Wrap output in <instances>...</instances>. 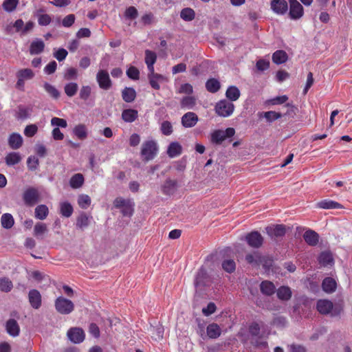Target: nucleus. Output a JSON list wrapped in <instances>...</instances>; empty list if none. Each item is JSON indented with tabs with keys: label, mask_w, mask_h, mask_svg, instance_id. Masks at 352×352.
I'll list each match as a JSON object with an SVG mask.
<instances>
[{
	"label": "nucleus",
	"mask_w": 352,
	"mask_h": 352,
	"mask_svg": "<svg viewBox=\"0 0 352 352\" xmlns=\"http://www.w3.org/2000/svg\"><path fill=\"white\" fill-rule=\"evenodd\" d=\"M157 151V145L155 141H146L142 144L141 155L146 161H149L155 157Z\"/></svg>",
	"instance_id": "4"
},
{
	"label": "nucleus",
	"mask_w": 352,
	"mask_h": 352,
	"mask_svg": "<svg viewBox=\"0 0 352 352\" xmlns=\"http://www.w3.org/2000/svg\"><path fill=\"white\" fill-rule=\"evenodd\" d=\"M134 204L130 200L126 204L124 205L121 209V212L124 216H131L133 212Z\"/></svg>",
	"instance_id": "60"
},
{
	"label": "nucleus",
	"mask_w": 352,
	"mask_h": 352,
	"mask_svg": "<svg viewBox=\"0 0 352 352\" xmlns=\"http://www.w3.org/2000/svg\"><path fill=\"white\" fill-rule=\"evenodd\" d=\"M25 204L28 206H33L40 200V193L34 187L27 188L22 195Z\"/></svg>",
	"instance_id": "5"
},
{
	"label": "nucleus",
	"mask_w": 352,
	"mask_h": 352,
	"mask_svg": "<svg viewBox=\"0 0 352 352\" xmlns=\"http://www.w3.org/2000/svg\"><path fill=\"white\" fill-rule=\"evenodd\" d=\"M78 89V84L72 82L67 83L64 87L65 93L68 97H73L75 96L77 93Z\"/></svg>",
	"instance_id": "47"
},
{
	"label": "nucleus",
	"mask_w": 352,
	"mask_h": 352,
	"mask_svg": "<svg viewBox=\"0 0 352 352\" xmlns=\"http://www.w3.org/2000/svg\"><path fill=\"white\" fill-rule=\"evenodd\" d=\"M199 121V118L194 112H187L183 115L181 119L182 124L185 128L195 126Z\"/></svg>",
	"instance_id": "12"
},
{
	"label": "nucleus",
	"mask_w": 352,
	"mask_h": 352,
	"mask_svg": "<svg viewBox=\"0 0 352 352\" xmlns=\"http://www.w3.org/2000/svg\"><path fill=\"white\" fill-rule=\"evenodd\" d=\"M91 219V216L87 215L85 212H81L77 217L76 227L81 230H83L84 228H87L89 226Z\"/></svg>",
	"instance_id": "31"
},
{
	"label": "nucleus",
	"mask_w": 352,
	"mask_h": 352,
	"mask_svg": "<svg viewBox=\"0 0 352 352\" xmlns=\"http://www.w3.org/2000/svg\"><path fill=\"white\" fill-rule=\"evenodd\" d=\"M16 78H21L24 80H31L34 77V73L31 69H21L16 74Z\"/></svg>",
	"instance_id": "44"
},
{
	"label": "nucleus",
	"mask_w": 352,
	"mask_h": 352,
	"mask_svg": "<svg viewBox=\"0 0 352 352\" xmlns=\"http://www.w3.org/2000/svg\"><path fill=\"white\" fill-rule=\"evenodd\" d=\"M138 117V112L135 109H124L122 112V119L125 122H133Z\"/></svg>",
	"instance_id": "24"
},
{
	"label": "nucleus",
	"mask_w": 352,
	"mask_h": 352,
	"mask_svg": "<svg viewBox=\"0 0 352 352\" xmlns=\"http://www.w3.org/2000/svg\"><path fill=\"white\" fill-rule=\"evenodd\" d=\"M84 181L83 175L81 173H76L71 177L69 185L72 188L77 189L83 185Z\"/></svg>",
	"instance_id": "36"
},
{
	"label": "nucleus",
	"mask_w": 352,
	"mask_h": 352,
	"mask_svg": "<svg viewBox=\"0 0 352 352\" xmlns=\"http://www.w3.org/2000/svg\"><path fill=\"white\" fill-rule=\"evenodd\" d=\"M318 261L323 266L332 264L333 259L331 253L327 251L321 252L318 257Z\"/></svg>",
	"instance_id": "38"
},
{
	"label": "nucleus",
	"mask_w": 352,
	"mask_h": 352,
	"mask_svg": "<svg viewBox=\"0 0 352 352\" xmlns=\"http://www.w3.org/2000/svg\"><path fill=\"white\" fill-rule=\"evenodd\" d=\"M265 230L271 239H276L285 236L286 227L283 224L271 225L266 227Z\"/></svg>",
	"instance_id": "9"
},
{
	"label": "nucleus",
	"mask_w": 352,
	"mask_h": 352,
	"mask_svg": "<svg viewBox=\"0 0 352 352\" xmlns=\"http://www.w3.org/2000/svg\"><path fill=\"white\" fill-rule=\"evenodd\" d=\"M45 44L41 39L33 41L30 45V53L32 55L41 54L44 50Z\"/></svg>",
	"instance_id": "28"
},
{
	"label": "nucleus",
	"mask_w": 352,
	"mask_h": 352,
	"mask_svg": "<svg viewBox=\"0 0 352 352\" xmlns=\"http://www.w3.org/2000/svg\"><path fill=\"white\" fill-rule=\"evenodd\" d=\"M47 231V226L45 223L37 222L34 228V235L38 237L46 233Z\"/></svg>",
	"instance_id": "48"
},
{
	"label": "nucleus",
	"mask_w": 352,
	"mask_h": 352,
	"mask_svg": "<svg viewBox=\"0 0 352 352\" xmlns=\"http://www.w3.org/2000/svg\"><path fill=\"white\" fill-rule=\"evenodd\" d=\"M256 67L258 71L263 72L270 67V60L261 58L256 63Z\"/></svg>",
	"instance_id": "61"
},
{
	"label": "nucleus",
	"mask_w": 352,
	"mask_h": 352,
	"mask_svg": "<svg viewBox=\"0 0 352 352\" xmlns=\"http://www.w3.org/2000/svg\"><path fill=\"white\" fill-rule=\"evenodd\" d=\"M52 21L51 16L47 14H40L38 18V23L40 25L46 26Z\"/></svg>",
	"instance_id": "64"
},
{
	"label": "nucleus",
	"mask_w": 352,
	"mask_h": 352,
	"mask_svg": "<svg viewBox=\"0 0 352 352\" xmlns=\"http://www.w3.org/2000/svg\"><path fill=\"white\" fill-rule=\"evenodd\" d=\"M19 2V0H4L2 7L5 11L12 12L16 8Z\"/></svg>",
	"instance_id": "49"
},
{
	"label": "nucleus",
	"mask_w": 352,
	"mask_h": 352,
	"mask_svg": "<svg viewBox=\"0 0 352 352\" xmlns=\"http://www.w3.org/2000/svg\"><path fill=\"white\" fill-rule=\"evenodd\" d=\"M207 277V272L203 267L200 268L197 273L195 285L196 287L203 286L205 285V280Z\"/></svg>",
	"instance_id": "41"
},
{
	"label": "nucleus",
	"mask_w": 352,
	"mask_h": 352,
	"mask_svg": "<svg viewBox=\"0 0 352 352\" xmlns=\"http://www.w3.org/2000/svg\"><path fill=\"white\" fill-rule=\"evenodd\" d=\"M1 223L3 228L10 229L14 226V220L11 214L5 213L1 216Z\"/></svg>",
	"instance_id": "40"
},
{
	"label": "nucleus",
	"mask_w": 352,
	"mask_h": 352,
	"mask_svg": "<svg viewBox=\"0 0 352 352\" xmlns=\"http://www.w3.org/2000/svg\"><path fill=\"white\" fill-rule=\"evenodd\" d=\"M221 334V329L217 323H211L206 328V338L216 339Z\"/></svg>",
	"instance_id": "20"
},
{
	"label": "nucleus",
	"mask_w": 352,
	"mask_h": 352,
	"mask_svg": "<svg viewBox=\"0 0 352 352\" xmlns=\"http://www.w3.org/2000/svg\"><path fill=\"white\" fill-rule=\"evenodd\" d=\"M67 336L69 340L75 344L82 342L85 337L84 331L80 327L70 328L67 333Z\"/></svg>",
	"instance_id": "8"
},
{
	"label": "nucleus",
	"mask_w": 352,
	"mask_h": 352,
	"mask_svg": "<svg viewBox=\"0 0 352 352\" xmlns=\"http://www.w3.org/2000/svg\"><path fill=\"white\" fill-rule=\"evenodd\" d=\"M63 76L67 80H76L78 78V71L76 68L69 67L65 70Z\"/></svg>",
	"instance_id": "55"
},
{
	"label": "nucleus",
	"mask_w": 352,
	"mask_h": 352,
	"mask_svg": "<svg viewBox=\"0 0 352 352\" xmlns=\"http://www.w3.org/2000/svg\"><path fill=\"white\" fill-rule=\"evenodd\" d=\"M73 133L79 140H85L88 134L87 126L83 124H77L73 129Z\"/></svg>",
	"instance_id": "34"
},
{
	"label": "nucleus",
	"mask_w": 352,
	"mask_h": 352,
	"mask_svg": "<svg viewBox=\"0 0 352 352\" xmlns=\"http://www.w3.org/2000/svg\"><path fill=\"white\" fill-rule=\"evenodd\" d=\"M214 110L218 116L227 118L233 113L234 105L232 102L223 99L217 102Z\"/></svg>",
	"instance_id": "2"
},
{
	"label": "nucleus",
	"mask_w": 352,
	"mask_h": 352,
	"mask_svg": "<svg viewBox=\"0 0 352 352\" xmlns=\"http://www.w3.org/2000/svg\"><path fill=\"white\" fill-rule=\"evenodd\" d=\"M314 0H289V16L292 20H298L304 14L305 6H310L313 3Z\"/></svg>",
	"instance_id": "1"
},
{
	"label": "nucleus",
	"mask_w": 352,
	"mask_h": 352,
	"mask_svg": "<svg viewBox=\"0 0 352 352\" xmlns=\"http://www.w3.org/2000/svg\"><path fill=\"white\" fill-rule=\"evenodd\" d=\"M277 297L282 300H288L292 297V290L287 286L280 287L276 292Z\"/></svg>",
	"instance_id": "33"
},
{
	"label": "nucleus",
	"mask_w": 352,
	"mask_h": 352,
	"mask_svg": "<svg viewBox=\"0 0 352 352\" xmlns=\"http://www.w3.org/2000/svg\"><path fill=\"white\" fill-rule=\"evenodd\" d=\"M157 60V55L155 52L146 50H145V63L154 65Z\"/></svg>",
	"instance_id": "58"
},
{
	"label": "nucleus",
	"mask_w": 352,
	"mask_h": 352,
	"mask_svg": "<svg viewBox=\"0 0 352 352\" xmlns=\"http://www.w3.org/2000/svg\"><path fill=\"white\" fill-rule=\"evenodd\" d=\"M75 19L76 17L74 14H68L63 19L62 25L65 28H69L74 23Z\"/></svg>",
	"instance_id": "63"
},
{
	"label": "nucleus",
	"mask_w": 352,
	"mask_h": 352,
	"mask_svg": "<svg viewBox=\"0 0 352 352\" xmlns=\"http://www.w3.org/2000/svg\"><path fill=\"white\" fill-rule=\"evenodd\" d=\"M55 308L61 314H69L74 309V303L69 299L60 296L55 300Z\"/></svg>",
	"instance_id": "6"
},
{
	"label": "nucleus",
	"mask_w": 352,
	"mask_h": 352,
	"mask_svg": "<svg viewBox=\"0 0 352 352\" xmlns=\"http://www.w3.org/2000/svg\"><path fill=\"white\" fill-rule=\"evenodd\" d=\"M288 3L286 0H272L270 1V7L275 14L284 15L288 11Z\"/></svg>",
	"instance_id": "10"
},
{
	"label": "nucleus",
	"mask_w": 352,
	"mask_h": 352,
	"mask_svg": "<svg viewBox=\"0 0 352 352\" xmlns=\"http://www.w3.org/2000/svg\"><path fill=\"white\" fill-rule=\"evenodd\" d=\"M246 241L248 244L254 248L261 247L263 242V238L257 231H253L247 234Z\"/></svg>",
	"instance_id": "11"
},
{
	"label": "nucleus",
	"mask_w": 352,
	"mask_h": 352,
	"mask_svg": "<svg viewBox=\"0 0 352 352\" xmlns=\"http://www.w3.org/2000/svg\"><path fill=\"white\" fill-rule=\"evenodd\" d=\"M332 309L333 302L329 300L320 299L316 302V309L320 314H330Z\"/></svg>",
	"instance_id": "13"
},
{
	"label": "nucleus",
	"mask_w": 352,
	"mask_h": 352,
	"mask_svg": "<svg viewBox=\"0 0 352 352\" xmlns=\"http://www.w3.org/2000/svg\"><path fill=\"white\" fill-rule=\"evenodd\" d=\"M122 97L126 102H132L136 98V91L132 87H125L122 91Z\"/></svg>",
	"instance_id": "30"
},
{
	"label": "nucleus",
	"mask_w": 352,
	"mask_h": 352,
	"mask_svg": "<svg viewBox=\"0 0 352 352\" xmlns=\"http://www.w3.org/2000/svg\"><path fill=\"white\" fill-rule=\"evenodd\" d=\"M38 131V126L34 124H29L27 125L24 129V135L26 137L31 138L33 137Z\"/></svg>",
	"instance_id": "59"
},
{
	"label": "nucleus",
	"mask_w": 352,
	"mask_h": 352,
	"mask_svg": "<svg viewBox=\"0 0 352 352\" xmlns=\"http://www.w3.org/2000/svg\"><path fill=\"white\" fill-rule=\"evenodd\" d=\"M74 209L70 203L64 201L60 204V212L65 217H69L73 213Z\"/></svg>",
	"instance_id": "39"
},
{
	"label": "nucleus",
	"mask_w": 352,
	"mask_h": 352,
	"mask_svg": "<svg viewBox=\"0 0 352 352\" xmlns=\"http://www.w3.org/2000/svg\"><path fill=\"white\" fill-rule=\"evenodd\" d=\"M180 17L185 21H191L195 17V12L190 8H185L181 10Z\"/></svg>",
	"instance_id": "43"
},
{
	"label": "nucleus",
	"mask_w": 352,
	"mask_h": 352,
	"mask_svg": "<svg viewBox=\"0 0 352 352\" xmlns=\"http://www.w3.org/2000/svg\"><path fill=\"white\" fill-rule=\"evenodd\" d=\"M91 200L87 195H80L78 198V204L82 209H87L91 204Z\"/></svg>",
	"instance_id": "50"
},
{
	"label": "nucleus",
	"mask_w": 352,
	"mask_h": 352,
	"mask_svg": "<svg viewBox=\"0 0 352 352\" xmlns=\"http://www.w3.org/2000/svg\"><path fill=\"white\" fill-rule=\"evenodd\" d=\"M21 160V155L18 152H10L5 157L6 164L8 166H12L19 164Z\"/></svg>",
	"instance_id": "25"
},
{
	"label": "nucleus",
	"mask_w": 352,
	"mask_h": 352,
	"mask_svg": "<svg viewBox=\"0 0 352 352\" xmlns=\"http://www.w3.org/2000/svg\"><path fill=\"white\" fill-rule=\"evenodd\" d=\"M45 91L54 99H58L60 97V91L49 82L43 84Z\"/></svg>",
	"instance_id": "45"
},
{
	"label": "nucleus",
	"mask_w": 352,
	"mask_h": 352,
	"mask_svg": "<svg viewBox=\"0 0 352 352\" xmlns=\"http://www.w3.org/2000/svg\"><path fill=\"white\" fill-rule=\"evenodd\" d=\"M39 160L37 157L31 155L27 160V166L29 170H35L38 168Z\"/></svg>",
	"instance_id": "52"
},
{
	"label": "nucleus",
	"mask_w": 352,
	"mask_h": 352,
	"mask_svg": "<svg viewBox=\"0 0 352 352\" xmlns=\"http://www.w3.org/2000/svg\"><path fill=\"white\" fill-rule=\"evenodd\" d=\"M235 134V130L233 128H227L223 130H215L210 135V141L214 144H221L227 138H231Z\"/></svg>",
	"instance_id": "3"
},
{
	"label": "nucleus",
	"mask_w": 352,
	"mask_h": 352,
	"mask_svg": "<svg viewBox=\"0 0 352 352\" xmlns=\"http://www.w3.org/2000/svg\"><path fill=\"white\" fill-rule=\"evenodd\" d=\"M221 88V84L219 81L216 78H210L206 82V89L210 93H216Z\"/></svg>",
	"instance_id": "35"
},
{
	"label": "nucleus",
	"mask_w": 352,
	"mask_h": 352,
	"mask_svg": "<svg viewBox=\"0 0 352 352\" xmlns=\"http://www.w3.org/2000/svg\"><path fill=\"white\" fill-rule=\"evenodd\" d=\"M195 104L196 98L194 96H190L184 97L180 102L181 107L188 109H193Z\"/></svg>",
	"instance_id": "42"
},
{
	"label": "nucleus",
	"mask_w": 352,
	"mask_h": 352,
	"mask_svg": "<svg viewBox=\"0 0 352 352\" xmlns=\"http://www.w3.org/2000/svg\"><path fill=\"white\" fill-rule=\"evenodd\" d=\"M91 93V87L89 85L82 86L79 93V97L81 100L86 101L89 99Z\"/></svg>",
	"instance_id": "54"
},
{
	"label": "nucleus",
	"mask_w": 352,
	"mask_h": 352,
	"mask_svg": "<svg viewBox=\"0 0 352 352\" xmlns=\"http://www.w3.org/2000/svg\"><path fill=\"white\" fill-rule=\"evenodd\" d=\"M287 59V54L282 50H277L272 54V61L276 65L285 63Z\"/></svg>",
	"instance_id": "29"
},
{
	"label": "nucleus",
	"mask_w": 352,
	"mask_h": 352,
	"mask_svg": "<svg viewBox=\"0 0 352 352\" xmlns=\"http://www.w3.org/2000/svg\"><path fill=\"white\" fill-rule=\"evenodd\" d=\"M148 79L151 87L155 90H159L160 89V83L166 80V77L160 74L151 76L148 77Z\"/></svg>",
	"instance_id": "21"
},
{
	"label": "nucleus",
	"mask_w": 352,
	"mask_h": 352,
	"mask_svg": "<svg viewBox=\"0 0 352 352\" xmlns=\"http://www.w3.org/2000/svg\"><path fill=\"white\" fill-rule=\"evenodd\" d=\"M246 261L252 265H259L263 262V257L258 252H254L253 254H249L245 256Z\"/></svg>",
	"instance_id": "37"
},
{
	"label": "nucleus",
	"mask_w": 352,
	"mask_h": 352,
	"mask_svg": "<svg viewBox=\"0 0 352 352\" xmlns=\"http://www.w3.org/2000/svg\"><path fill=\"white\" fill-rule=\"evenodd\" d=\"M30 304L34 309H38L41 305V295L36 289H31L28 294Z\"/></svg>",
	"instance_id": "15"
},
{
	"label": "nucleus",
	"mask_w": 352,
	"mask_h": 352,
	"mask_svg": "<svg viewBox=\"0 0 352 352\" xmlns=\"http://www.w3.org/2000/svg\"><path fill=\"white\" fill-rule=\"evenodd\" d=\"M316 206L322 209H337L342 208L340 204L330 199H323L318 202Z\"/></svg>",
	"instance_id": "23"
},
{
	"label": "nucleus",
	"mask_w": 352,
	"mask_h": 352,
	"mask_svg": "<svg viewBox=\"0 0 352 352\" xmlns=\"http://www.w3.org/2000/svg\"><path fill=\"white\" fill-rule=\"evenodd\" d=\"M319 238V234L312 230H307L303 234L305 241L310 246H316L318 243Z\"/></svg>",
	"instance_id": "16"
},
{
	"label": "nucleus",
	"mask_w": 352,
	"mask_h": 352,
	"mask_svg": "<svg viewBox=\"0 0 352 352\" xmlns=\"http://www.w3.org/2000/svg\"><path fill=\"white\" fill-rule=\"evenodd\" d=\"M182 146L176 142H171L167 150V154L170 157H175L182 153Z\"/></svg>",
	"instance_id": "32"
},
{
	"label": "nucleus",
	"mask_w": 352,
	"mask_h": 352,
	"mask_svg": "<svg viewBox=\"0 0 352 352\" xmlns=\"http://www.w3.org/2000/svg\"><path fill=\"white\" fill-rule=\"evenodd\" d=\"M337 283L331 277L325 278L322 283V290L327 294H332L336 290Z\"/></svg>",
	"instance_id": "17"
},
{
	"label": "nucleus",
	"mask_w": 352,
	"mask_h": 352,
	"mask_svg": "<svg viewBox=\"0 0 352 352\" xmlns=\"http://www.w3.org/2000/svg\"><path fill=\"white\" fill-rule=\"evenodd\" d=\"M344 311V303L343 302L333 304V309L330 312L331 316L336 317L340 316Z\"/></svg>",
	"instance_id": "51"
},
{
	"label": "nucleus",
	"mask_w": 352,
	"mask_h": 352,
	"mask_svg": "<svg viewBox=\"0 0 352 352\" xmlns=\"http://www.w3.org/2000/svg\"><path fill=\"white\" fill-rule=\"evenodd\" d=\"M222 267L226 272H227L228 273H232L236 269V264L233 260L228 259V260H225L222 263Z\"/></svg>",
	"instance_id": "56"
},
{
	"label": "nucleus",
	"mask_w": 352,
	"mask_h": 352,
	"mask_svg": "<svg viewBox=\"0 0 352 352\" xmlns=\"http://www.w3.org/2000/svg\"><path fill=\"white\" fill-rule=\"evenodd\" d=\"M49 208L45 204L38 205L34 209V217L36 219L43 221L47 218L49 214Z\"/></svg>",
	"instance_id": "22"
},
{
	"label": "nucleus",
	"mask_w": 352,
	"mask_h": 352,
	"mask_svg": "<svg viewBox=\"0 0 352 352\" xmlns=\"http://www.w3.org/2000/svg\"><path fill=\"white\" fill-rule=\"evenodd\" d=\"M96 79L99 87L103 90H109L112 87V81L107 70L100 69L96 74Z\"/></svg>",
	"instance_id": "7"
},
{
	"label": "nucleus",
	"mask_w": 352,
	"mask_h": 352,
	"mask_svg": "<svg viewBox=\"0 0 352 352\" xmlns=\"http://www.w3.org/2000/svg\"><path fill=\"white\" fill-rule=\"evenodd\" d=\"M23 143V139L18 133H11L8 138V144L10 148L17 150L20 148Z\"/></svg>",
	"instance_id": "14"
},
{
	"label": "nucleus",
	"mask_w": 352,
	"mask_h": 352,
	"mask_svg": "<svg viewBox=\"0 0 352 352\" xmlns=\"http://www.w3.org/2000/svg\"><path fill=\"white\" fill-rule=\"evenodd\" d=\"M6 329L7 333L12 337H16L19 335L20 328L14 319H9L6 322Z\"/></svg>",
	"instance_id": "18"
},
{
	"label": "nucleus",
	"mask_w": 352,
	"mask_h": 352,
	"mask_svg": "<svg viewBox=\"0 0 352 352\" xmlns=\"http://www.w3.org/2000/svg\"><path fill=\"white\" fill-rule=\"evenodd\" d=\"M177 188V182L175 180L166 179L162 186V192L166 195H173Z\"/></svg>",
	"instance_id": "19"
},
{
	"label": "nucleus",
	"mask_w": 352,
	"mask_h": 352,
	"mask_svg": "<svg viewBox=\"0 0 352 352\" xmlns=\"http://www.w3.org/2000/svg\"><path fill=\"white\" fill-rule=\"evenodd\" d=\"M126 76L131 80H137L140 78V72L134 66H130L126 70Z\"/></svg>",
	"instance_id": "57"
},
{
	"label": "nucleus",
	"mask_w": 352,
	"mask_h": 352,
	"mask_svg": "<svg viewBox=\"0 0 352 352\" xmlns=\"http://www.w3.org/2000/svg\"><path fill=\"white\" fill-rule=\"evenodd\" d=\"M31 109L22 106H19L16 117L19 120H25L30 116Z\"/></svg>",
	"instance_id": "53"
},
{
	"label": "nucleus",
	"mask_w": 352,
	"mask_h": 352,
	"mask_svg": "<svg viewBox=\"0 0 352 352\" xmlns=\"http://www.w3.org/2000/svg\"><path fill=\"white\" fill-rule=\"evenodd\" d=\"M161 131L165 135H169L173 132V126L170 122L164 121L161 124Z\"/></svg>",
	"instance_id": "62"
},
{
	"label": "nucleus",
	"mask_w": 352,
	"mask_h": 352,
	"mask_svg": "<svg viewBox=\"0 0 352 352\" xmlns=\"http://www.w3.org/2000/svg\"><path fill=\"white\" fill-rule=\"evenodd\" d=\"M260 289L262 294L266 296H272L276 290L274 283L269 280L262 281L260 285Z\"/></svg>",
	"instance_id": "27"
},
{
	"label": "nucleus",
	"mask_w": 352,
	"mask_h": 352,
	"mask_svg": "<svg viewBox=\"0 0 352 352\" xmlns=\"http://www.w3.org/2000/svg\"><path fill=\"white\" fill-rule=\"evenodd\" d=\"M241 96V92L239 88L236 86H229L226 91V96L228 100L230 102L237 100Z\"/></svg>",
	"instance_id": "26"
},
{
	"label": "nucleus",
	"mask_w": 352,
	"mask_h": 352,
	"mask_svg": "<svg viewBox=\"0 0 352 352\" xmlns=\"http://www.w3.org/2000/svg\"><path fill=\"white\" fill-rule=\"evenodd\" d=\"M13 287L12 282L8 277L0 278V290L3 292H9Z\"/></svg>",
	"instance_id": "46"
}]
</instances>
